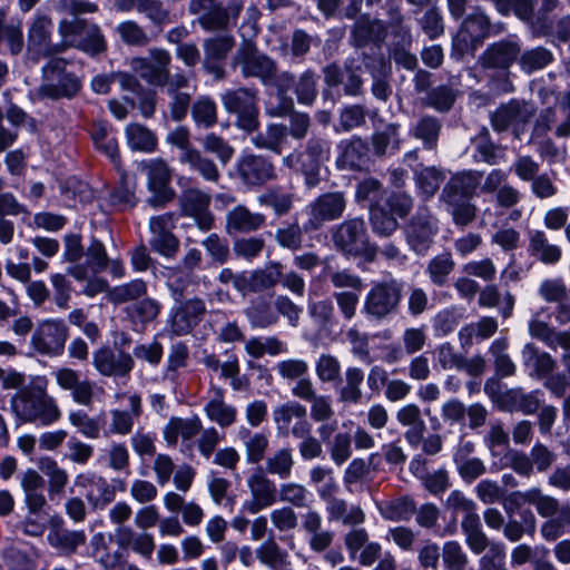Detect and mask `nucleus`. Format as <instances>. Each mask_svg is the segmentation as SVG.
I'll return each mask as SVG.
<instances>
[{
	"label": "nucleus",
	"mask_w": 570,
	"mask_h": 570,
	"mask_svg": "<svg viewBox=\"0 0 570 570\" xmlns=\"http://www.w3.org/2000/svg\"><path fill=\"white\" fill-rule=\"evenodd\" d=\"M47 380L37 377L30 386L21 389L11 401L17 416L26 422L52 425L61 417L57 401L47 394Z\"/></svg>",
	"instance_id": "nucleus-1"
},
{
	"label": "nucleus",
	"mask_w": 570,
	"mask_h": 570,
	"mask_svg": "<svg viewBox=\"0 0 570 570\" xmlns=\"http://www.w3.org/2000/svg\"><path fill=\"white\" fill-rule=\"evenodd\" d=\"M58 31L61 39H63L65 50L73 47L91 56L106 50V39L96 23H89L78 18L62 20L59 23Z\"/></svg>",
	"instance_id": "nucleus-2"
},
{
	"label": "nucleus",
	"mask_w": 570,
	"mask_h": 570,
	"mask_svg": "<svg viewBox=\"0 0 570 570\" xmlns=\"http://www.w3.org/2000/svg\"><path fill=\"white\" fill-rule=\"evenodd\" d=\"M224 109L237 116L236 125L248 132L258 127L256 91L248 88L228 89L220 95Z\"/></svg>",
	"instance_id": "nucleus-3"
},
{
	"label": "nucleus",
	"mask_w": 570,
	"mask_h": 570,
	"mask_svg": "<svg viewBox=\"0 0 570 570\" xmlns=\"http://www.w3.org/2000/svg\"><path fill=\"white\" fill-rule=\"evenodd\" d=\"M67 61L62 58L52 57L43 66L42 72L46 83L41 91L50 97H71L80 88V80L72 73L66 71Z\"/></svg>",
	"instance_id": "nucleus-4"
},
{
	"label": "nucleus",
	"mask_w": 570,
	"mask_h": 570,
	"mask_svg": "<svg viewBox=\"0 0 570 570\" xmlns=\"http://www.w3.org/2000/svg\"><path fill=\"white\" fill-rule=\"evenodd\" d=\"M52 21L45 14L37 13L29 27L27 50L31 58L53 57L65 50L63 39L59 43L51 42Z\"/></svg>",
	"instance_id": "nucleus-5"
},
{
	"label": "nucleus",
	"mask_w": 570,
	"mask_h": 570,
	"mask_svg": "<svg viewBox=\"0 0 570 570\" xmlns=\"http://www.w3.org/2000/svg\"><path fill=\"white\" fill-rule=\"evenodd\" d=\"M68 338V327L62 320H45L31 335L32 348L47 356H58L62 353Z\"/></svg>",
	"instance_id": "nucleus-6"
},
{
	"label": "nucleus",
	"mask_w": 570,
	"mask_h": 570,
	"mask_svg": "<svg viewBox=\"0 0 570 570\" xmlns=\"http://www.w3.org/2000/svg\"><path fill=\"white\" fill-rule=\"evenodd\" d=\"M234 63L240 67L244 77L258 78L264 85L272 82L276 71V63L249 42L237 51Z\"/></svg>",
	"instance_id": "nucleus-7"
},
{
	"label": "nucleus",
	"mask_w": 570,
	"mask_h": 570,
	"mask_svg": "<svg viewBox=\"0 0 570 570\" xmlns=\"http://www.w3.org/2000/svg\"><path fill=\"white\" fill-rule=\"evenodd\" d=\"M490 22L481 11L470 13L454 36L452 46L460 55L474 51L476 47L489 36Z\"/></svg>",
	"instance_id": "nucleus-8"
},
{
	"label": "nucleus",
	"mask_w": 570,
	"mask_h": 570,
	"mask_svg": "<svg viewBox=\"0 0 570 570\" xmlns=\"http://www.w3.org/2000/svg\"><path fill=\"white\" fill-rule=\"evenodd\" d=\"M170 53L161 48L149 50L148 57L134 58L131 69L144 80L155 86H164L169 77Z\"/></svg>",
	"instance_id": "nucleus-9"
},
{
	"label": "nucleus",
	"mask_w": 570,
	"mask_h": 570,
	"mask_svg": "<svg viewBox=\"0 0 570 570\" xmlns=\"http://www.w3.org/2000/svg\"><path fill=\"white\" fill-rule=\"evenodd\" d=\"M306 407L296 402L287 401L273 409V420L279 434L304 436L308 432Z\"/></svg>",
	"instance_id": "nucleus-10"
},
{
	"label": "nucleus",
	"mask_w": 570,
	"mask_h": 570,
	"mask_svg": "<svg viewBox=\"0 0 570 570\" xmlns=\"http://www.w3.org/2000/svg\"><path fill=\"white\" fill-rule=\"evenodd\" d=\"M438 222L428 212L420 207L405 227V237L409 246L417 254H424L438 233Z\"/></svg>",
	"instance_id": "nucleus-11"
},
{
	"label": "nucleus",
	"mask_w": 570,
	"mask_h": 570,
	"mask_svg": "<svg viewBox=\"0 0 570 570\" xmlns=\"http://www.w3.org/2000/svg\"><path fill=\"white\" fill-rule=\"evenodd\" d=\"M400 298V288L394 281L379 283L366 295L363 312L381 320L397 306Z\"/></svg>",
	"instance_id": "nucleus-12"
},
{
	"label": "nucleus",
	"mask_w": 570,
	"mask_h": 570,
	"mask_svg": "<svg viewBox=\"0 0 570 570\" xmlns=\"http://www.w3.org/2000/svg\"><path fill=\"white\" fill-rule=\"evenodd\" d=\"M252 500L244 502L243 509L255 514L277 502V489L274 481L268 479L261 469L255 470L247 479Z\"/></svg>",
	"instance_id": "nucleus-13"
},
{
	"label": "nucleus",
	"mask_w": 570,
	"mask_h": 570,
	"mask_svg": "<svg viewBox=\"0 0 570 570\" xmlns=\"http://www.w3.org/2000/svg\"><path fill=\"white\" fill-rule=\"evenodd\" d=\"M174 217L171 214H163L154 216L149 219L151 248L159 255L171 258L176 255L179 248V240L173 234Z\"/></svg>",
	"instance_id": "nucleus-14"
},
{
	"label": "nucleus",
	"mask_w": 570,
	"mask_h": 570,
	"mask_svg": "<svg viewBox=\"0 0 570 570\" xmlns=\"http://www.w3.org/2000/svg\"><path fill=\"white\" fill-rule=\"evenodd\" d=\"M117 400L126 397L128 400V410L112 409L109 411L110 421L105 435H128L142 413L141 397L137 393H117Z\"/></svg>",
	"instance_id": "nucleus-15"
},
{
	"label": "nucleus",
	"mask_w": 570,
	"mask_h": 570,
	"mask_svg": "<svg viewBox=\"0 0 570 570\" xmlns=\"http://www.w3.org/2000/svg\"><path fill=\"white\" fill-rule=\"evenodd\" d=\"M92 365L102 376L128 377L135 366L134 357L126 352L115 353L108 347L92 354Z\"/></svg>",
	"instance_id": "nucleus-16"
},
{
	"label": "nucleus",
	"mask_w": 570,
	"mask_h": 570,
	"mask_svg": "<svg viewBox=\"0 0 570 570\" xmlns=\"http://www.w3.org/2000/svg\"><path fill=\"white\" fill-rule=\"evenodd\" d=\"M333 240L346 254L360 255L364 253L367 245L364 220L353 218L343 222L334 233Z\"/></svg>",
	"instance_id": "nucleus-17"
},
{
	"label": "nucleus",
	"mask_w": 570,
	"mask_h": 570,
	"mask_svg": "<svg viewBox=\"0 0 570 570\" xmlns=\"http://www.w3.org/2000/svg\"><path fill=\"white\" fill-rule=\"evenodd\" d=\"M76 484L85 491V497L94 509H104L115 500V488L100 475L90 472L79 474Z\"/></svg>",
	"instance_id": "nucleus-18"
},
{
	"label": "nucleus",
	"mask_w": 570,
	"mask_h": 570,
	"mask_svg": "<svg viewBox=\"0 0 570 570\" xmlns=\"http://www.w3.org/2000/svg\"><path fill=\"white\" fill-rule=\"evenodd\" d=\"M203 429L202 420L194 415L193 417L173 416L163 429L164 440L168 445H176L180 438L184 442L183 452H189L193 449L190 441L199 434Z\"/></svg>",
	"instance_id": "nucleus-19"
},
{
	"label": "nucleus",
	"mask_w": 570,
	"mask_h": 570,
	"mask_svg": "<svg viewBox=\"0 0 570 570\" xmlns=\"http://www.w3.org/2000/svg\"><path fill=\"white\" fill-rule=\"evenodd\" d=\"M86 261L81 264H72L67 268V274L76 281H82L88 274H99L104 272L109 263L104 243L97 238H91L90 244L85 252Z\"/></svg>",
	"instance_id": "nucleus-20"
},
{
	"label": "nucleus",
	"mask_w": 570,
	"mask_h": 570,
	"mask_svg": "<svg viewBox=\"0 0 570 570\" xmlns=\"http://www.w3.org/2000/svg\"><path fill=\"white\" fill-rule=\"evenodd\" d=\"M204 412L210 422L223 429L233 425L237 420V409L225 402V390L214 385L207 392Z\"/></svg>",
	"instance_id": "nucleus-21"
},
{
	"label": "nucleus",
	"mask_w": 570,
	"mask_h": 570,
	"mask_svg": "<svg viewBox=\"0 0 570 570\" xmlns=\"http://www.w3.org/2000/svg\"><path fill=\"white\" fill-rule=\"evenodd\" d=\"M181 208L187 216L195 218L202 230L213 227L214 217L208 210L210 196L199 189L185 190L180 197Z\"/></svg>",
	"instance_id": "nucleus-22"
},
{
	"label": "nucleus",
	"mask_w": 570,
	"mask_h": 570,
	"mask_svg": "<svg viewBox=\"0 0 570 570\" xmlns=\"http://www.w3.org/2000/svg\"><path fill=\"white\" fill-rule=\"evenodd\" d=\"M237 171L243 183L250 186L262 185L276 177L273 164L257 155H244L238 163Z\"/></svg>",
	"instance_id": "nucleus-23"
},
{
	"label": "nucleus",
	"mask_w": 570,
	"mask_h": 570,
	"mask_svg": "<svg viewBox=\"0 0 570 570\" xmlns=\"http://www.w3.org/2000/svg\"><path fill=\"white\" fill-rule=\"evenodd\" d=\"M346 203L342 193H326L321 195L309 205V222L314 228H318L327 220H334L342 216Z\"/></svg>",
	"instance_id": "nucleus-24"
},
{
	"label": "nucleus",
	"mask_w": 570,
	"mask_h": 570,
	"mask_svg": "<svg viewBox=\"0 0 570 570\" xmlns=\"http://www.w3.org/2000/svg\"><path fill=\"white\" fill-rule=\"evenodd\" d=\"M148 178V188L155 194L151 203H165L173 197V191L168 188L170 181V170L165 160L160 158L150 159L142 163Z\"/></svg>",
	"instance_id": "nucleus-25"
},
{
	"label": "nucleus",
	"mask_w": 570,
	"mask_h": 570,
	"mask_svg": "<svg viewBox=\"0 0 570 570\" xmlns=\"http://www.w3.org/2000/svg\"><path fill=\"white\" fill-rule=\"evenodd\" d=\"M234 46L229 36H217L204 42V68L216 78L224 76V61Z\"/></svg>",
	"instance_id": "nucleus-26"
},
{
	"label": "nucleus",
	"mask_w": 570,
	"mask_h": 570,
	"mask_svg": "<svg viewBox=\"0 0 570 570\" xmlns=\"http://www.w3.org/2000/svg\"><path fill=\"white\" fill-rule=\"evenodd\" d=\"M340 154L336 165L341 169H360L367 161L368 148L366 144L357 138L342 140L337 146Z\"/></svg>",
	"instance_id": "nucleus-27"
},
{
	"label": "nucleus",
	"mask_w": 570,
	"mask_h": 570,
	"mask_svg": "<svg viewBox=\"0 0 570 570\" xmlns=\"http://www.w3.org/2000/svg\"><path fill=\"white\" fill-rule=\"evenodd\" d=\"M328 521L341 522L344 525H360L365 521V513L360 505L350 504L346 500L331 499L325 505Z\"/></svg>",
	"instance_id": "nucleus-28"
},
{
	"label": "nucleus",
	"mask_w": 570,
	"mask_h": 570,
	"mask_svg": "<svg viewBox=\"0 0 570 570\" xmlns=\"http://www.w3.org/2000/svg\"><path fill=\"white\" fill-rule=\"evenodd\" d=\"M396 420L402 426L410 428L405 432L406 441L412 445L417 444L426 429L420 407L414 403L403 405L396 412Z\"/></svg>",
	"instance_id": "nucleus-29"
},
{
	"label": "nucleus",
	"mask_w": 570,
	"mask_h": 570,
	"mask_svg": "<svg viewBox=\"0 0 570 570\" xmlns=\"http://www.w3.org/2000/svg\"><path fill=\"white\" fill-rule=\"evenodd\" d=\"M540 407L539 392L524 393L520 389L501 394V410L533 414Z\"/></svg>",
	"instance_id": "nucleus-30"
},
{
	"label": "nucleus",
	"mask_w": 570,
	"mask_h": 570,
	"mask_svg": "<svg viewBox=\"0 0 570 570\" xmlns=\"http://www.w3.org/2000/svg\"><path fill=\"white\" fill-rule=\"evenodd\" d=\"M125 138L128 147L134 151L153 153L157 148V137L147 127L132 122L125 128Z\"/></svg>",
	"instance_id": "nucleus-31"
},
{
	"label": "nucleus",
	"mask_w": 570,
	"mask_h": 570,
	"mask_svg": "<svg viewBox=\"0 0 570 570\" xmlns=\"http://www.w3.org/2000/svg\"><path fill=\"white\" fill-rule=\"evenodd\" d=\"M214 0H191L190 11L199 13L203 10H209L200 18V24L207 30H217L224 28L229 21V14L220 7H214Z\"/></svg>",
	"instance_id": "nucleus-32"
},
{
	"label": "nucleus",
	"mask_w": 570,
	"mask_h": 570,
	"mask_svg": "<svg viewBox=\"0 0 570 570\" xmlns=\"http://www.w3.org/2000/svg\"><path fill=\"white\" fill-rule=\"evenodd\" d=\"M179 161L187 165L190 170L198 173L207 181L215 183L220 177L216 164L196 148L180 154Z\"/></svg>",
	"instance_id": "nucleus-33"
},
{
	"label": "nucleus",
	"mask_w": 570,
	"mask_h": 570,
	"mask_svg": "<svg viewBox=\"0 0 570 570\" xmlns=\"http://www.w3.org/2000/svg\"><path fill=\"white\" fill-rule=\"evenodd\" d=\"M265 217L249 212L245 206H236L227 214V228L235 232H252L264 224Z\"/></svg>",
	"instance_id": "nucleus-34"
},
{
	"label": "nucleus",
	"mask_w": 570,
	"mask_h": 570,
	"mask_svg": "<svg viewBox=\"0 0 570 570\" xmlns=\"http://www.w3.org/2000/svg\"><path fill=\"white\" fill-rule=\"evenodd\" d=\"M287 141V128L283 125H269L264 132L252 137L255 147L279 155Z\"/></svg>",
	"instance_id": "nucleus-35"
},
{
	"label": "nucleus",
	"mask_w": 570,
	"mask_h": 570,
	"mask_svg": "<svg viewBox=\"0 0 570 570\" xmlns=\"http://www.w3.org/2000/svg\"><path fill=\"white\" fill-rule=\"evenodd\" d=\"M383 519L390 521H407L415 512L414 502L407 497H401L377 504Z\"/></svg>",
	"instance_id": "nucleus-36"
},
{
	"label": "nucleus",
	"mask_w": 570,
	"mask_h": 570,
	"mask_svg": "<svg viewBox=\"0 0 570 570\" xmlns=\"http://www.w3.org/2000/svg\"><path fill=\"white\" fill-rule=\"evenodd\" d=\"M239 435L244 443L247 463L256 464L261 462L269 444L268 436L264 433H252L247 429L240 430Z\"/></svg>",
	"instance_id": "nucleus-37"
},
{
	"label": "nucleus",
	"mask_w": 570,
	"mask_h": 570,
	"mask_svg": "<svg viewBox=\"0 0 570 570\" xmlns=\"http://www.w3.org/2000/svg\"><path fill=\"white\" fill-rule=\"evenodd\" d=\"M109 540L110 535L97 532L90 539V547L94 558L105 570H116L120 560V553L118 551L109 552Z\"/></svg>",
	"instance_id": "nucleus-38"
},
{
	"label": "nucleus",
	"mask_w": 570,
	"mask_h": 570,
	"mask_svg": "<svg viewBox=\"0 0 570 570\" xmlns=\"http://www.w3.org/2000/svg\"><path fill=\"white\" fill-rule=\"evenodd\" d=\"M364 373L361 368L351 366L345 371L344 385L340 389V400L342 402L356 404L362 399V383Z\"/></svg>",
	"instance_id": "nucleus-39"
},
{
	"label": "nucleus",
	"mask_w": 570,
	"mask_h": 570,
	"mask_svg": "<svg viewBox=\"0 0 570 570\" xmlns=\"http://www.w3.org/2000/svg\"><path fill=\"white\" fill-rule=\"evenodd\" d=\"M265 466L269 474L277 475L281 479L289 478L294 466L292 450L287 448L278 449L266 459Z\"/></svg>",
	"instance_id": "nucleus-40"
},
{
	"label": "nucleus",
	"mask_w": 570,
	"mask_h": 570,
	"mask_svg": "<svg viewBox=\"0 0 570 570\" xmlns=\"http://www.w3.org/2000/svg\"><path fill=\"white\" fill-rule=\"evenodd\" d=\"M191 117L198 127H213L217 122L216 102L209 97L198 98L191 107Z\"/></svg>",
	"instance_id": "nucleus-41"
},
{
	"label": "nucleus",
	"mask_w": 570,
	"mask_h": 570,
	"mask_svg": "<svg viewBox=\"0 0 570 570\" xmlns=\"http://www.w3.org/2000/svg\"><path fill=\"white\" fill-rule=\"evenodd\" d=\"M146 284L141 279H134L129 283L115 286L108 291V301L114 304H124L139 298L146 293Z\"/></svg>",
	"instance_id": "nucleus-42"
},
{
	"label": "nucleus",
	"mask_w": 570,
	"mask_h": 570,
	"mask_svg": "<svg viewBox=\"0 0 570 570\" xmlns=\"http://www.w3.org/2000/svg\"><path fill=\"white\" fill-rule=\"evenodd\" d=\"M462 530L465 534V541L471 551L479 554L488 547V538L481 530L480 518L470 517L462 520Z\"/></svg>",
	"instance_id": "nucleus-43"
},
{
	"label": "nucleus",
	"mask_w": 570,
	"mask_h": 570,
	"mask_svg": "<svg viewBox=\"0 0 570 570\" xmlns=\"http://www.w3.org/2000/svg\"><path fill=\"white\" fill-rule=\"evenodd\" d=\"M530 245L533 253L546 264H554L561 257V249L557 245L550 244L541 230L533 233Z\"/></svg>",
	"instance_id": "nucleus-44"
},
{
	"label": "nucleus",
	"mask_w": 570,
	"mask_h": 570,
	"mask_svg": "<svg viewBox=\"0 0 570 570\" xmlns=\"http://www.w3.org/2000/svg\"><path fill=\"white\" fill-rule=\"evenodd\" d=\"M50 544L60 549L65 553H72L76 549L83 544L86 535L82 531H55L48 535Z\"/></svg>",
	"instance_id": "nucleus-45"
},
{
	"label": "nucleus",
	"mask_w": 570,
	"mask_h": 570,
	"mask_svg": "<svg viewBox=\"0 0 570 570\" xmlns=\"http://www.w3.org/2000/svg\"><path fill=\"white\" fill-rule=\"evenodd\" d=\"M341 363L332 354H321L315 362V372L317 379L323 383H333L341 377Z\"/></svg>",
	"instance_id": "nucleus-46"
},
{
	"label": "nucleus",
	"mask_w": 570,
	"mask_h": 570,
	"mask_svg": "<svg viewBox=\"0 0 570 570\" xmlns=\"http://www.w3.org/2000/svg\"><path fill=\"white\" fill-rule=\"evenodd\" d=\"M68 421L78 429L79 433L88 439H98L100 436V421L89 416L81 410L71 411L68 414Z\"/></svg>",
	"instance_id": "nucleus-47"
},
{
	"label": "nucleus",
	"mask_w": 570,
	"mask_h": 570,
	"mask_svg": "<svg viewBox=\"0 0 570 570\" xmlns=\"http://www.w3.org/2000/svg\"><path fill=\"white\" fill-rule=\"evenodd\" d=\"M311 492L303 485L296 482L283 483L279 487V500L289 503L294 507H306L311 501Z\"/></svg>",
	"instance_id": "nucleus-48"
},
{
	"label": "nucleus",
	"mask_w": 570,
	"mask_h": 570,
	"mask_svg": "<svg viewBox=\"0 0 570 570\" xmlns=\"http://www.w3.org/2000/svg\"><path fill=\"white\" fill-rule=\"evenodd\" d=\"M441 125L434 117H422L413 128L415 138L421 139L426 148H433L436 144Z\"/></svg>",
	"instance_id": "nucleus-49"
},
{
	"label": "nucleus",
	"mask_w": 570,
	"mask_h": 570,
	"mask_svg": "<svg viewBox=\"0 0 570 570\" xmlns=\"http://www.w3.org/2000/svg\"><path fill=\"white\" fill-rule=\"evenodd\" d=\"M530 504L534 505L537 512L543 518H552L558 514L560 517L561 505L559 501L551 497L543 494L538 488L530 489Z\"/></svg>",
	"instance_id": "nucleus-50"
},
{
	"label": "nucleus",
	"mask_w": 570,
	"mask_h": 570,
	"mask_svg": "<svg viewBox=\"0 0 570 570\" xmlns=\"http://www.w3.org/2000/svg\"><path fill=\"white\" fill-rule=\"evenodd\" d=\"M443 179V175L434 167H425L415 173L416 186L425 197L433 196Z\"/></svg>",
	"instance_id": "nucleus-51"
},
{
	"label": "nucleus",
	"mask_w": 570,
	"mask_h": 570,
	"mask_svg": "<svg viewBox=\"0 0 570 570\" xmlns=\"http://www.w3.org/2000/svg\"><path fill=\"white\" fill-rule=\"evenodd\" d=\"M377 155L393 153L400 148L401 140L395 125L387 126L383 131L376 132L372 138Z\"/></svg>",
	"instance_id": "nucleus-52"
},
{
	"label": "nucleus",
	"mask_w": 570,
	"mask_h": 570,
	"mask_svg": "<svg viewBox=\"0 0 570 570\" xmlns=\"http://www.w3.org/2000/svg\"><path fill=\"white\" fill-rule=\"evenodd\" d=\"M116 32L122 42L129 46H145L148 36L145 30L134 20H125L117 24Z\"/></svg>",
	"instance_id": "nucleus-53"
},
{
	"label": "nucleus",
	"mask_w": 570,
	"mask_h": 570,
	"mask_svg": "<svg viewBox=\"0 0 570 570\" xmlns=\"http://www.w3.org/2000/svg\"><path fill=\"white\" fill-rule=\"evenodd\" d=\"M136 11L156 24L170 22L169 12L160 0H136Z\"/></svg>",
	"instance_id": "nucleus-54"
},
{
	"label": "nucleus",
	"mask_w": 570,
	"mask_h": 570,
	"mask_svg": "<svg viewBox=\"0 0 570 570\" xmlns=\"http://www.w3.org/2000/svg\"><path fill=\"white\" fill-rule=\"evenodd\" d=\"M442 558L448 570H465L468 564V557L458 541L443 544Z\"/></svg>",
	"instance_id": "nucleus-55"
},
{
	"label": "nucleus",
	"mask_w": 570,
	"mask_h": 570,
	"mask_svg": "<svg viewBox=\"0 0 570 570\" xmlns=\"http://www.w3.org/2000/svg\"><path fill=\"white\" fill-rule=\"evenodd\" d=\"M202 146L206 153L214 154L223 165L227 164L234 155V148L213 132L202 139Z\"/></svg>",
	"instance_id": "nucleus-56"
},
{
	"label": "nucleus",
	"mask_w": 570,
	"mask_h": 570,
	"mask_svg": "<svg viewBox=\"0 0 570 570\" xmlns=\"http://www.w3.org/2000/svg\"><path fill=\"white\" fill-rule=\"evenodd\" d=\"M370 219L373 232L379 236H390L399 226L397 220L380 207H370Z\"/></svg>",
	"instance_id": "nucleus-57"
},
{
	"label": "nucleus",
	"mask_w": 570,
	"mask_h": 570,
	"mask_svg": "<svg viewBox=\"0 0 570 570\" xmlns=\"http://www.w3.org/2000/svg\"><path fill=\"white\" fill-rule=\"evenodd\" d=\"M200 435L196 441V445L200 455L208 460L216 453V448L224 440L222 434L216 428L209 426L205 430L202 429Z\"/></svg>",
	"instance_id": "nucleus-58"
},
{
	"label": "nucleus",
	"mask_w": 570,
	"mask_h": 570,
	"mask_svg": "<svg viewBox=\"0 0 570 570\" xmlns=\"http://www.w3.org/2000/svg\"><path fill=\"white\" fill-rule=\"evenodd\" d=\"M328 451L336 465L344 464L352 455V436L348 433H337L328 444Z\"/></svg>",
	"instance_id": "nucleus-59"
},
{
	"label": "nucleus",
	"mask_w": 570,
	"mask_h": 570,
	"mask_svg": "<svg viewBox=\"0 0 570 570\" xmlns=\"http://www.w3.org/2000/svg\"><path fill=\"white\" fill-rule=\"evenodd\" d=\"M257 293L274 287L281 279L282 266L272 263L264 268L253 271Z\"/></svg>",
	"instance_id": "nucleus-60"
},
{
	"label": "nucleus",
	"mask_w": 570,
	"mask_h": 570,
	"mask_svg": "<svg viewBox=\"0 0 570 570\" xmlns=\"http://www.w3.org/2000/svg\"><path fill=\"white\" fill-rule=\"evenodd\" d=\"M552 59L553 56L551 51L546 48L538 47L525 51L521 56L520 63L523 70L527 72H532L534 70L544 68L552 61Z\"/></svg>",
	"instance_id": "nucleus-61"
},
{
	"label": "nucleus",
	"mask_w": 570,
	"mask_h": 570,
	"mask_svg": "<svg viewBox=\"0 0 570 570\" xmlns=\"http://www.w3.org/2000/svg\"><path fill=\"white\" fill-rule=\"evenodd\" d=\"M564 524H570V503L561 505L560 517L550 518L541 527L544 539L552 541L563 533Z\"/></svg>",
	"instance_id": "nucleus-62"
},
{
	"label": "nucleus",
	"mask_w": 570,
	"mask_h": 570,
	"mask_svg": "<svg viewBox=\"0 0 570 570\" xmlns=\"http://www.w3.org/2000/svg\"><path fill=\"white\" fill-rule=\"evenodd\" d=\"M127 313L134 322L148 323L155 320L159 313V305L151 298H145L127 307Z\"/></svg>",
	"instance_id": "nucleus-63"
},
{
	"label": "nucleus",
	"mask_w": 570,
	"mask_h": 570,
	"mask_svg": "<svg viewBox=\"0 0 570 570\" xmlns=\"http://www.w3.org/2000/svg\"><path fill=\"white\" fill-rule=\"evenodd\" d=\"M454 263L449 253L435 256L428 266V272L432 282L436 285L444 284L448 275L453 269Z\"/></svg>",
	"instance_id": "nucleus-64"
}]
</instances>
